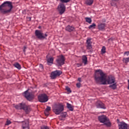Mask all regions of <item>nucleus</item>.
<instances>
[{
	"mask_svg": "<svg viewBox=\"0 0 129 129\" xmlns=\"http://www.w3.org/2000/svg\"><path fill=\"white\" fill-rule=\"evenodd\" d=\"M94 77L95 81L97 84L105 85L107 84H112L115 82V78L113 76H109L107 77L106 74L103 73L101 70H96Z\"/></svg>",
	"mask_w": 129,
	"mask_h": 129,
	"instance_id": "nucleus-1",
	"label": "nucleus"
},
{
	"mask_svg": "<svg viewBox=\"0 0 129 129\" xmlns=\"http://www.w3.org/2000/svg\"><path fill=\"white\" fill-rule=\"evenodd\" d=\"M13 10V3L10 1H6L0 6V13L3 15L10 14Z\"/></svg>",
	"mask_w": 129,
	"mask_h": 129,
	"instance_id": "nucleus-2",
	"label": "nucleus"
},
{
	"mask_svg": "<svg viewBox=\"0 0 129 129\" xmlns=\"http://www.w3.org/2000/svg\"><path fill=\"white\" fill-rule=\"evenodd\" d=\"M52 110L57 115L60 114L64 110V106L62 104H55L52 106Z\"/></svg>",
	"mask_w": 129,
	"mask_h": 129,
	"instance_id": "nucleus-3",
	"label": "nucleus"
},
{
	"mask_svg": "<svg viewBox=\"0 0 129 129\" xmlns=\"http://www.w3.org/2000/svg\"><path fill=\"white\" fill-rule=\"evenodd\" d=\"M34 34L36 39H38V40H45V39H47V37H48V34L47 33H45L44 34L43 31L39 30H36Z\"/></svg>",
	"mask_w": 129,
	"mask_h": 129,
	"instance_id": "nucleus-4",
	"label": "nucleus"
},
{
	"mask_svg": "<svg viewBox=\"0 0 129 129\" xmlns=\"http://www.w3.org/2000/svg\"><path fill=\"white\" fill-rule=\"evenodd\" d=\"M15 107L16 109H23L27 114L31 111V107L24 103L16 105Z\"/></svg>",
	"mask_w": 129,
	"mask_h": 129,
	"instance_id": "nucleus-5",
	"label": "nucleus"
},
{
	"mask_svg": "<svg viewBox=\"0 0 129 129\" xmlns=\"http://www.w3.org/2000/svg\"><path fill=\"white\" fill-rule=\"evenodd\" d=\"M65 62V57L62 55L58 56L56 59V65L57 66H62L64 65Z\"/></svg>",
	"mask_w": 129,
	"mask_h": 129,
	"instance_id": "nucleus-6",
	"label": "nucleus"
},
{
	"mask_svg": "<svg viewBox=\"0 0 129 129\" xmlns=\"http://www.w3.org/2000/svg\"><path fill=\"white\" fill-rule=\"evenodd\" d=\"M38 99L40 102H47L49 99L48 98V96L46 94H41L39 95L38 97Z\"/></svg>",
	"mask_w": 129,
	"mask_h": 129,
	"instance_id": "nucleus-7",
	"label": "nucleus"
},
{
	"mask_svg": "<svg viewBox=\"0 0 129 129\" xmlns=\"http://www.w3.org/2000/svg\"><path fill=\"white\" fill-rule=\"evenodd\" d=\"M62 74V71L56 70L51 72L50 77L51 79H56L57 77H59Z\"/></svg>",
	"mask_w": 129,
	"mask_h": 129,
	"instance_id": "nucleus-8",
	"label": "nucleus"
},
{
	"mask_svg": "<svg viewBox=\"0 0 129 129\" xmlns=\"http://www.w3.org/2000/svg\"><path fill=\"white\" fill-rule=\"evenodd\" d=\"M24 96L29 101H32L34 99V94L29 92L28 90L24 92Z\"/></svg>",
	"mask_w": 129,
	"mask_h": 129,
	"instance_id": "nucleus-9",
	"label": "nucleus"
},
{
	"mask_svg": "<svg viewBox=\"0 0 129 129\" xmlns=\"http://www.w3.org/2000/svg\"><path fill=\"white\" fill-rule=\"evenodd\" d=\"M98 120L100 121V122H101L102 123H104V122L109 121V119L107 118V117H106V116L104 115L99 116L98 117Z\"/></svg>",
	"mask_w": 129,
	"mask_h": 129,
	"instance_id": "nucleus-10",
	"label": "nucleus"
},
{
	"mask_svg": "<svg viewBox=\"0 0 129 129\" xmlns=\"http://www.w3.org/2000/svg\"><path fill=\"white\" fill-rule=\"evenodd\" d=\"M92 42H91V38H88L86 41V47L87 50L91 51L92 50Z\"/></svg>",
	"mask_w": 129,
	"mask_h": 129,
	"instance_id": "nucleus-11",
	"label": "nucleus"
},
{
	"mask_svg": "<svg viewBox=\"0 0 129 129\" xmlns=\"http://www.w3.org/2000/svg\"><path fill=\"white\" fill-rule=\"evenodd\" d=\"M65 5L63 3L59 4L58 6V11L60 15L64 14V12H65Z\"/></svg>",
	"mask_w": 129,
	"mask_h": 129,
	"instance_id": "nucleus-12",
	"label": "nucleus"
},
{
	"mask_svg": "<svg viewBox=\"0 0 129 129\" xmlns=\"http://www.w3.org/2000/svg\"><path fill=\"white\" fill-rule=\"evenodd\" d=\"M119 129H127L128 124L125 122H120L118 123Z\"/></svg>",
	"mask_w": 129,
	"mask_h": 129,
	"instance_id": "nucleus-13",
	"label": "nucleus"
},
{
	"mask_svg": "<svg viewBox=\"0 0 129 129\" xmlns=\"http://www.w3.org/2000/svg\"><path fill=\"white\" fill-rule=\"evenodd\" d=\"M96 106L97 108H102L103 109H105L106 108L104 104H103L101 101L97 102Z\"/></svg>",
	"mask_w": 129,
	"mask_h": 129,
	"instance_id": "nucleus-14",
	"label": "nucleus"
},
{
	"mask_svg": "<svg viewBox=\"0 0 129 129\" xmlns=\"http://www.w3.org/2000/svg\"><path fill=\"white\" fill-rule=\"evenodd\" d=\"M105 23H100L98 25V29L99 31H104L105 30Z\"/></svg>",
	"mask_w": 129,
	"mask_h": 129,
	"instance_id": "nucleus-15",
	"label": "nucleus"
},
{
	"mask_svg": "<svg viewBox=\"0 0 129 129\" xmlns=\"http://www.w3.org/2000/svg\"><path fill=\"white\" fill-rule=\"evenodd\" d=\"M22 128L23 129H29V121H25L22 122Z\"/></svg>",
	"mask_w": 129,
	"mask_h": 129,
	"instance_id": "nucleus-16",
	"label": "nucleus"
},
{
	"mask_svg": "<svg viewBox=\"0 0 129 129\" xmlns=\"http://www.w3.org/2000/svg\"><path fill=\"white\" fill-rule=\"evenodd\" d=\"M82 60V62L84 63V65H87V56H86V55H83Z\"/></svg>",
	"mask_w": 129,
	"mask_h": 129,
	"instance_id": "nucleus-17",
	"label": "nucleus"
},
{
	"mask_svg": "<svg viewBox=\"0 0 129 129\" xmlns=\"http://www.w3.org/2000/svg\"><path fill=\"white\" fill-rule=\"evenodd\" d=\"M66 31H68V32H72V31H74V27L68 25L66 28Z\"/></svg>",
	"mask_w": 129,
	"mask_h": 129,
	"instance_id": "nucleus-18",
	"label": "nucleus"
},
{
	"mask_svg": "<svg viewBox=\"0 0 129 129\" xmlns=\"http://www.w3.org/2000/svg\"><path fill=\"white\" fill-rule=\"evenodd\" d=\"M47 64L50 65V64H53V62H54V57H51L47 59Z\"/></svg>",
	"mask_w": 129,
	"mask_h": 129,
	"instance_id": "nucleus-19",
	"label": "nucleus"
},
{
	"mask_svg": "<svg viewBox=\"0 0 129 129\" xmlns=\"http://www.w3.org/2000/svg\"><path fill=\"white\" fill-rule=\"evenodd\" d=\"M14 66L15 67V68L18 69V70H21V69H22V67L21 66V64L19 63V62H15L14 64Z\"/></svg>",
	"mask_w": 129,
	"mask_h": 129,
	"instance_id": "nucleus-20",
	"label": "nucleus"
},
{
	"mask_svg": "<svg viewBox=\"0 0 129 129\" xmlns=\"http://www.w3.org/2000/svg\"><path fill=\"white\" fill-rule=\"evenodd\" d=\"M94 0H85V4L87 6H91L93 4Z\"/></svg>",
	"mask_w": 129,
	"mask_h": 129,
	"instance_id": "nucleus-21",
	"label": "nucleus"
},
{
	"mask_svg": "<svg viewBox=\"0 0 129 129\" xmlns=\"http://www.w3.org/2000/svg\"><path fill=\"white\" fill-rule=\"evenodd\" d=\"M67 107H68L69 110H71V111H73V110H74V108H73L72 107V105L69 103H67Z\"/></svg>",
	"mask_w": 129,
	"mask_h": 129,
	"instance_id": "nucleus-22",
	"label": "nucleus"
},
{
	"mask_svg": "<svg viewBox=\"0 0 129 129\" xmlns=\"http://www.w3.org/2000/svg\"><path fill=\"white\" fill-rule=\"evenodd\" d=\"M118 2V0H112L111 1V6L113 7H115L116 6V4Z\"/></svg>",
	"mask_w": 129,
	"mask_h": 129,
	"instance_id": "nucleus-23",
	"label": "nucleus"
},
{
	"mask_svg": "<svg viewBox=\"0 0 129 129\" xmlns=\"http://www.w3.org/2000/svg\"><path fill=\"white\" fill-rule=\"evenodd\" d=\"M109 87L113 90L116 89V83H114L112 85H110Z\"/></svg>",
	"mask_w": 129,
	"mask_h": 129,
	"instance_id": "nucleus-24",
	"label": "nucleus"
},
{
	"mask_svg": "<svg viewBox=\"0 0 129 129\" xmlns=\"http://www.w3.org/2000/svg\"><path fill=\"white\" fill-rule=\"evenodd\" d=\"M96 27V24H95V23H93L92 25H90L88 28L90 30H92L95 29Z\"/></svg>",
	"mask_w": 129,
	"mask_h": 129,
	"instance_id": "nucleus-25",
	"label": "nucleus"
},
{
	"mask_svg": "<svg viewBox=\"0 0 129 129\" xmlns=\"http://www.w3.org/2000/svg\"><path fill=\"white\" fill-rule=\"evenodd\" d=\"M123 62L125 64H127L129 62V57H124L122 59Z\"/></svg>",
	"mask_w": 129,
	"mask_h": 129,
	"instance_id": "nucleus-26",
	"label": "nucleus"
},
{
	"mask_svg": "<svg viewBox=\"0 0 129 129\" xmlns=\"http://www.w3.org/2000/svg\"><path fill=\"white\" fill-rule=\"evenodd\" d=\"M85 19V21H86V22H87V23H88L89 24H91V23L92 22V20L91 19V18H90L89 17H86Z\"/></svg>",
	"mask_w": 129,
	"mask_h": 129,
	"instance_id": "nucleus-27",
	"label": "nucleus"
},
{
	"mask_svg": "<svg viewBox=\"0 0 129 129\" xmlns=\"http://www.w3.org/2000/svg\"><path fill=\"white\" fill-rule=\"evenodd\" d=\"M50 110H51V107L50 106H47L46 108L45 109V111L44 112L45 115H47L46 113L49 112V111H50Z\"/></svg>",
	"mask_w": 129,
	"mask_h": 129,
	"instance_id": "nucleus-28",
	"label": "nucleus"
},
{
	"mask_svg": "<svg viewBox=\"0 0 129 129\" xmlns=\"http://www.w3.org/2000/svg\"><path fill=\"white\" fill-rule=\"evenodd\" d=\"M106 48L105 47V46H103L102 49H101V52L102 53V54H105V53L106 52Z\"/></svg>",
	"mask_w": 129,
	"mask_h": 129,
	"instance_id": "nucleus-29",
	"label": "nucleus"
},
{
	"mask_svg": "<svg viewBox=\"0 0 129 129\" xmlns=\"http://www.w3.org/2000/svg\"><path fill=\"white\" fill-rule=\"evenodd\" d=\"M56 1L57 2L58 1H60L61 3H69V2H70V0H56Z\"/></svg>",
	"mask_w": 129,
	"mask_h": 129,
	"instance_id": "nucleus-30",
	"label": "nucleus"
},
{
	"mask_svg": "<svg viewBox=\"0 0 129 129\" xmlns=\"http://www.w3.org/2000/svg\"><path fill=\"white\" fill-rule=\"evenodd\" d=\"M104 124L107 126H110L111 125V123L109 121L107 122L104 123Z\"/></svg>",
	"mask_w": 129,
	"mask_h": 129,
	"instance_id": "nucleus-31",
	"label": "nucleus"
},
{
	"mask_svg": "<svg viewBox=\"0 0 129 129\" xmlns=\"http://www.w3.org/2000/svg\"><path fill=\"white\" fill-rule=\"evenodd\" d=\"M43 69H44V67L43 66V64H39V70L40 71H43Z\"/></svg>",
	"mask_w": 129,
	"mask_h": 129,
	"instance_id": "nucleus-32",
	"label": "nucleus"
},
{
	"mask_svg": "<svg viewBox=\"0 0 129 129\" xmlns=\"http://www.w3.org/2000/svg\"><path fill=\"white\" fill-rule=\"evenodd\" d=\"M66 89L68 91V92H69L70 93H71V92H72V91H71V89H70V88H69V87H66Z\"/></svg>",
	"mask_w": 129,
	"mask_h": 129,
	"instance_id": "nucleus-33",
	"label": "nucleus"
},
{
	"mask_svg": "<svg viewBox=\"0 0 129 129\" xmlns=\"http://www.w3.org/2000/svg\"><path fill=\"white\" fill-rule=\"evenodd\" d=\"M11 123H12V122H11V120H7L6 123V125H9V124H11Z\"/></svg>",
	"mask_w": 129,
	"mask_h": 129,
	"instance_id": "nucleus-34",
	"label": "nucleus"
},
{
	"mask_svg": "<svg viewBox=\"0 0 129 129\" xmlns=\"http://www.w3.org/2000/svg\"><path fill=\"white\" fill-rule=\"evenodd\" d=\"M125 55H127V56H128V55H129V51H125V52H124V56H125Z\"/></svg>",
	"mask_w": 129,
	"mask_h": 129,
	"instance_id": "nucleus-35",
	"label": "nucleus"
},
{
	"mask_svg": "<svg viewBox=\"0 0 129 129\" xmlns=\"http://www.w3.org/2000/svg\"><path fill=\"white\" fill-rule=\"evenodd\" d=\"M41 129H50V128H49V127L47 126H42L41 127Z\"/></svg>",
	"mask_w": 129,
	"mask_h": 129,
	"instance_id": "nucleus-36",
	"label": "nucleus"
},
{
	"mask_svg": "<svg viewBox=\"0 0 129 129\" xmlns=\"http://www.w3.org/2000/svg\"><path fill=\"white\" fill-rule=\"evenodd\" d=\"M76 85H77V87H78V88H80V86L81 85V84H80V83H77L76 84Z\"/></svg>",
	"mask_w": 129,
	"mask_h": 129,
	"instance_id": "nucleus-37",
	"label": "nucleus"
},
{
	"mask_svg": "<svg viewBox=\"0 0 129 129\" xmlns=\"http://www.w3.org/2000/svg\"><path fill=\"white\" fill-rule=\"evenodd\" d=\"M26 49H27V46H24L23 47V52L24 53H26Z\"/></svg>",
	"mask_w": 129,
	"mask_h": 129,
	"instance_id": "nucleus-38",
	"label": "nucleus"
},
{
	"mask_svg": "<svg viewBox=\"0 0 129 129\" xmlns=\"http://www.w3.org/2000/svg\"><path fill=\"white\" fill-rule=\"evenodd\" d=\"M78 80L79 81V82H81V78H79Z\"/></svg>",
	"mask_w": 129,
	"mask_h": 129,
	"instance_id": "nucleus-39",
	"label": "nucleus"
},
{
	"mask_svg": "<svg viewBox=\"0 0 129 129\" xmlns=\"http://www.w3.org/2000/svg\"><path fill=\"white\" fill-rule=\"evenodd\" d=\"M80 66H82L81 64H78V67H80Z\"/></svg>",
	"mask_w": 129,
	"mask_h": 129,
	"instance_id": "nucleus-40",
	"label": "nucleus"
},
{
	"mask_svg": "<svg viewBox=\"0 0 129 129\" xmlns=\"http://www.w3.org/2000/svg\"><path fill=\"white\" fill-rule=\"evenodd\" d=\"M41 28H42V27H41V26H39L38 27V29H41Z\"/></svg>",
	"mask_w": 129,
	"mask_h": 129,
	"instance_id": "nucleus-41",
	"label": "nucleus"
},
{
	"mask_svg": "<svg viewBox=\"0 0 129 129\" xmlns=\"http://www.w3.org/2000/svg\"><path fill=\"white\" fill-rule=\"evenodd\" d=\"M29 21H31L32 18L31 17H29Z\"/></svg>",
	"mask_w": 129,
	"mask_h": 129,
	"instance_id": "nucleus-42",
	"label": "nucleus"
},
{
	"mask_svg": "<svg viewBox=\"0 0 129 129\" xmlns=\"http://www.w3.org/2000/svg\"><path fill=\"white\" fill-rule=\"evenodd\" d=\"M66 116H64L63 117H66Z\"/></svg>",
	"mask_w": 129,
	"mask_h": 129,
	"instance_id": "nucleus-43",
	"label": "nucleus"
}]
</instances>
